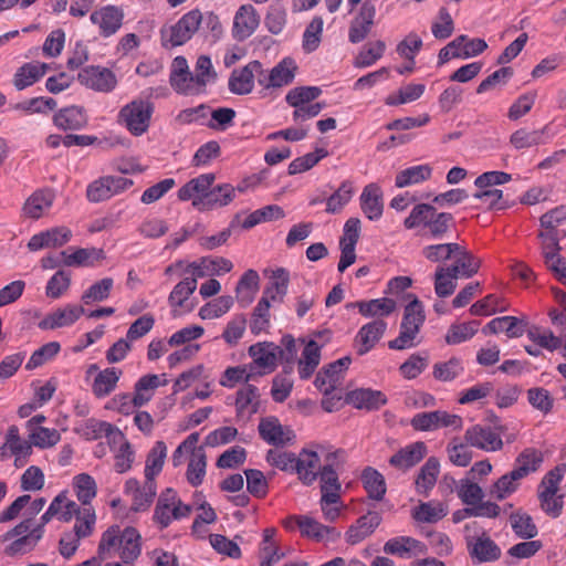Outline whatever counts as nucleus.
Instances as JSON below:
<instances>
[{
	"instance_id": "f257e3e1",
	"label": "nucleus",
	"mask_w": 566,
	"mask_h": 566,
	"mask_svg": "<svg viewBox=\"0 0 566 566\" xmlns=\"http://www.w3.org/2000/svg\"><path fill=\"white\" fill-rule=\"evenodd\" d=\"M142 554V536L130 526L112 525L101 535L97 555L102 566H135Z\"/></svg>"
},
{
	"instance_id": "f03ea898",
	"label": "nucleus",
	"mask_w": 566,
	"mask_h": 566,
	"mask_svg": "<svg viewBox=\"0 0 566 566\" xmlns=\"http://www.w3.org/2000/svg\"><path fill=\"white\" fill-rule=\"evenodd\" d=\"M454 218L449 212H439L429 203H418L405 219L406 229L422 228L429 238L442 240L454 228Z\"/></svg>"
},
{
	"instance_id": "7ed1b4c3",
	"label": "nucleus",
	"mask_w": 566,
	"mask_h": 566,
	"mask_svg": "<svg viewBox=\"0 0 566 566\" xmlns=\"http://www.w3.org/2000/svg\"><path fill=\"white\" fill-rule=\"evenodd\" d=\"M426 319L422 303L415 297L409 302L403 312V317L400 324L399 335L388 343V347L395 350H402L415 347L417 336Z\"/></svg>"
},
{
	"instance_id": "20e7f679",
	"label": "nucleus",
	"mask_w": 566,
	"mask_h": 566,
	"mask_svg": "<svg viewBox=\"0 0 566 566\" xmlns=\"http://www.w3.org/2000/svg\"><path fill=\"white\" fill-rule=\"evenodd\" d=\"M191 506L185 504L172 489L164 491L157 501L154 511V522L163 530L174 521L189 516Z\"/></svg>"
},
{
	"instance_id": "39448f33",
	"label": "nucleus",
	"mask_w": 566,
	"mask_h": 566,
	"mask_svg": "<svg viewBox=\"0 0 566 566\" xmlns=\"http://www.w3.org/2000/svg\"><path fill=\"white\" fill-rule=\"evenodd\" d=\"M154 106L144 99H133L123 106L118 113V120L134 136L145 134L150 125Z\"/></svg>"
},
{
	"instance_id": "423d86ee",
	"label": "nucleus",
	"mask_w": 566,
	"mask_h": 566,
	"mask_svg": "<svg viewBox=\"0 0 566 566\" xmlns=\"http://www.w3.org/2000/svg\"><path fill=\"white\" fill-rule=\"evenodd\" d=\"M202 13L191 10L184 14L175 24L161 29V43L165 48L182 45L198 31Z\"/></svg>"
},
{
	"instance_id": "0eeeda50",
	"label": "nucleus",
	"mask_w": 566,
	"mask_h": 566,
	"mask_svg": "<svg viewBox=\"0 0 566 566\" xmlns=\"http://www.w3.org/2000/svg\"><path fill=\"white\" fill-rule=\"evenodd\" d=\"M502 428L476 423L465 430L464 441L468 446L485 452H497L503 449Z\"/></svg>"
},
{
	"instance_id": "6e6552de",
	"label": "nucleus",
	"mask_w": 566,
	"mask_h": 566,
	"mask_svg": "<svg viewBox=\"0 0 566 566\" xmlns=\"http://www.w3.org/2000/svg\"><path fill=\"white\" fill-rule=\"evenodd\" d=\"M283 354L280 346L270 342H261L249 347V355L252 363L249 365L253 368L255 376L271 374L277 366V360Z\"/></svg>"
},
{
	"instance_id": "1a4fd4ad",
	"label": "nucleus",
	"mask_w": 566,
	"mask_h": 566,
	"mask_svg": "<svg viewBox=\"0 0 566 566\" xmlns=\"http://www.w3.org/2000/svg\"><path fill=\"white\" fill-rule=\"evenodd\" d=\"M133 186V180L122 176H104L92 181L86 189L91 202H101L122 193Z\"/></svg>"
},
{
	"instance_id": "9d476101",
	"label": "nucleus",
	"mask_w": 566,
	"mask_h": 566,
	"mask_svg": "<svg viewBox=\"0 0 566 566\" xmlns=\"http://www.w3.org/2000/svg\"><path fill=\"white\" fill-rule=\"evenodd\" d=\"M297 65L292 57H284L271 70H265L261 63L260 86L264 91H273L287 86L294 81Z\"/></svg>"
},
{
	"instance_id": "9b49d317",
	"label": "nucleus",
	"mask_w": 566,
	"mask_h": 566,
	"mask_svg": "<svg viewBox=\"0 0 566 566\" xmlns=\"http://www.w3.org/2000/svg\"><path fill=\"white\" fill-rule=\"evenodd\" d=\"M488 48L483 39H470L462 34L457 36L439 52V63L443 64L451 59H469L484 52Z\"/></svg>"
},
{
	"instance_id": "f8f14e48",
	"label": "nucleus",
	"mask_w": 566,
	"mask_h": 566,
	"mask_svg": "<svg viewBox=\"0 0 566 566\" xmlns=\"http://www.w3.org/2000/svg\"><path fill=\"white\" fill-rule=\"evenodd\" d=\"M410 423L412 428L418 431H436L441 428L460 430L463 426V420L458 415L449 413L443 410H434L415 415Z\"/></svg>"
},
{
	"instance_id": "ddd939ff",
	"label": "nucleus",
	"mask_w": 566,
	"mask_h": 566,
	"mask_svg": "<svg viewBox=\"0 0 566 566\" xmlns=\"http://www.w3.org/2000/svg\"><path fill=\"white\" fill-rule=\"evenodd\" d=\"M352 363L349 356L342 357L324 367L315 378L316 388L324 395L329 396L337 390L343 382L345 371Z\"/></svg>"
},
{
	"instance_id": "4468645a",
	"label": "nucleus",
	"mask_w": 566,
	"mask_h": 566,
	"mask_svg": "<svg viewBox=\"0 0 566 566\" xmlns=\"http://www.w3.org/2000/svg\"><path fill=\"white\" fill-rule=\"evenodd\" d=\"M261 62L258 60L249 62L242 67L234 69L228 81V88L235 95L250 94L254 88V81L260 85Z\"/></svg>"
},
{
	"instance_id": "2eb2a0df",
	"label": "nucleus",
	"mask_w": 566,
	"mask_h": 566,
	"mask_svg": "<svg viewBox=\"0 0 566 566\" xmlns=\"http://www.w3.org/2000/svg\"><path fill=\"white\" fill-rule=\"evenodd\" d=\"M182 275L185 276L182 281H180L168 296V303L171 307H181L184 303L189 298V296L197 289V280L206 276V272L201 271L199 265L195 263L186 264V268L182 270Z\"/></svg>"
},
{
	"instance_id": "dca6fc26",
	"label": "nucleus",
	"mask_w": 566,
	"mask_h": 566,
	"mask_svg": "<svg viewBox=\"0 0 566 566\" xmlns=\"http://www.w3.org/2000/svg\"><path fill=\"white\" fill-rule=\"evenodd\" d=\"M77 80L82 85L103 93L112 92L117 85L115 74L109 69L102 66L84 67L78 73Z\"/></svg>"
},
{
	"instance_id": "f3484780",
	"label": "nucleus",
	"mask_w": 566,
	"mask_h": 566,
	"mask_svg": "<svg viewBox=\"0 0 566 566\" xmlns=\"http://www.w3.org/2000/svg\"><path fill=\"white\" fill-rule=\"evenodd\" d=\"M554 135L551 124H546L539 129L522 127L511 134L510 144L515 150H523L545 145L553 139Z\"/></svg>"
},
{
	"instance_id": "a211bd4d",
	"label": "nucleus",
	"mask_w": 566,
	"mask_h": 566,
	"mask_svg": "<svg viewBox=\"0 0 566 566\" xmlns=\"http://www.w3.org/2000/svg\"><path fill=\"white\" fill-rule=\"evenodd\" d=\"M259 24L258 10L251 3L242 4L233 17L232 35L237 41H244L256 31Z\"/></svg>"
},
{
	"instance_id": "6ab92c4d",
	"label": "nucleus",
	"mask_w": 566,
	"mask_h": 566,
	"mask_svg": "<svg viewBox=\"0 0 566 566\" xmlns=\"http://www.w3.org/2000/svg\"><path fill=\"white\" fill-rule=\"evenodd\" d=\"M465 541L471 558L478 563L494 562L501 557V548L485 532L478 536L468 535Z\"/></svg>"
},
{
	"instance_id": "aec40b11",
	"label": "nucleus",
	"mask_w": 566,
	"mask_h": 566,
	"mask_svg": "<svg viewBox=\"0 0 566 566\" xmlns=\"http://www.w3.org/2000/svg\"><path fill=\"white\" fill-rule=\"evenodd\" d=\"M94 431V437L97 438L98 433L105 432L106 434L114 433V439L118 438L122 443L115 455L114 468L118 473H124L132 468V463L134 461V451L128 441L124 439V436L120 431H114L111 423L107 422H93L91 424Z\"/></svg>"
},
{
	"instance_id": "412c9836",
	"label": "nucleus",
	"mask_w": 566,
	"mask_h": 566,
	"mask_svg": "<svg viewBox=\"0 0 566 566\" xmlns=\"http://www.w3.org/2000/svg\"><path fill=\"white\" fill-rule=\"evenodd\" d=\"M376 17V8L371 1L366 0L357 15L352 20L348 30V41L353 44L360 43L370 33Z\"/></svg>"
},
{
	"instance_id": "4be33fe9",
	"label": "nucleus",
	"mask_w": 566,
	"mask_h": 566,
	"mask_svg": "<svg viewBox=\"0 0 566 566\" xmlns=\"http://www.w3.org/2000/svg\"><path fill=\"white\" fill-rule=\"evenodd\" d=\"M216 175L212 172L199 175L190 179L178 190V199L181 201H192V206L200 211L201 205H198L203 197L208 195L209 188L213 185Z\"/></svg>"
},
{
	"instance_id": "5701e85b",
	"label": "nucleus",
	"mask_w": 566,
	"mask_h": 566,
	"mask_svg": "<svg viewBox=\"0 0 566 566\" xmlns=\"http://www.w3.org/2000/svg\"><path fill=\"white\" fill-rule=\"evenodd\" d=\"M85 310L81 305L67 304L49 313L40 321L41 329H56L73 325L83 314Z\"/></svg>"
},
{
	"instance_id": "b1692460",
	"label": "nucleus",
	"mask_w": 566,
	"mask_h": 566,
	"mask_svg": "<svg viewBox=\"0 0 566 566\" xmlns=\"http://www.w3.org/2000/svg\"><path fill=\"white\" fill-rule=\"evenodd\" d=\"M124 19L123 11L115 6H105L91 13L90 20L97 25L103 36H109L117 32Z\"/></svg>"
},
{
	"instance_id": "393cba45",
	"label": "nucleus",
	"mask_w": 566,
	"mask_h": 566,
	"mask_svg": "<svg viewBox=\"0 0 566 566\" xmlns=\"http://www.w3.org/2000/svg\"><path fill=\"white\" fill-rule=\"evenodd\" d=\"M237 191L242 192L243 188L238 187L237 189L230 184H220L209 188L208 195L200 200L198 205H201L200 211H210L213 209L222 208L228 206L237 196Z\"/></svg>"
},
{
	"instance_id": "a878e982",
	"label": "nucleus",
	"mask_w": 566,
	"mask_h": 566,
	"mask_svg": "<svg viewBox=\"0 0 566 566\" xmlns=\"http://www.w3.org/2000/svg\"><path fill=\"white\" fill-rule=\"evenodd\" d=\"M72 237V231L66 227H56L42 231L31 237L28 248L38 251L44 248H60L66 244Z\"/></svg>"
},
{
	"instance_id": "bb28decb",
	"label": "nucleus",
	"mask_w": 566,
	"mask_h": 566,
	"mask_svg": "<svg viewBox=\"0 0 566 566\" xmlns=\"http://www.w3.org/2000/svg\"><path fill=\"white\" fill-rule=\"evenodd\" d=\"M527 327L525 317L501 316L490 321L482 329L483 334H499L504 332L509 338L521 337Z\"/></svg>"
},
{
	"instance_id": "cd10ccee",
	"label": "nucleus",
	"mask_w": 566,
	"mask_h": 566,
	"mask_svg": "<svg viewBox=\"0 0 566 566\" xmlns=\"http://www.w3.org/2000/svg\"><path fill=\"white\" fill-rule=\"evenodd\" d=\"M360 209L370 221L379 220L384 212L382 191L377 184H368L359 197Z\"/></svg>"
},
{
	"instance_id": "c85d7f7f",
	"label": "nucleus",
	"mask_w": 566,
	"mask_h": 566,
	"mask_svg": "<svg viewBox=\"0 0 566 566\" xmlns=\"http://www.w3.org/2000/svg\"><path fill=\"white\" fill-rule=\"evenodd\" d=\"M346 307L357 308L364 317H376V319H382V317H387L395 312L397 303L392 298L380 297L369 301L348 303Z\"/></svg>"
},
{
	"instance_id": "c756f323",
	"label": "nucleus",
	"mask_w": 566,
	"mask_h": 566,
	"mask_svg": "<svg viewBox=\"0 0 566 566\" xmlns=\"http://www.w3.org/2000/svg\"><path fill=\"white\" fill-rule=\"evenodd\" d=\"M387 329V323L384 319H374L363 325L357 335V353L359 355L367 354L379 342Z\"/></svg>"
},
{
	"instance_id": "7c9ffc66",
	"label": "nucleus",
	"mask_w": 566,
	"mask_h": 566,
	"mask_svg": "<svg viewBox=\"0 0 566 566\" xmlns=\"http://www.w3.org/2000/svg\"><path fill=\"white\" fill-rule=\"evenodd\" d=\"M321 460L315 451L303 449L296 457L295 473L305 485L313 484L321 471Z\"/></svg>"
},
{
	"instance_id": "2f4dec72",
	"label": "nucleus",
	"mask_w": 566,
	"mask_h": 566,
	"mask_svg": "<svg viewBox=\"0 0 566 566\" xmlns=\"http://www.w3.org/2000/svg\"><path fill=\"white\" fill-rule=\"evenodd\" d=\"M381 516L377 512H368L350 525L345 533V539L350 545H356L370 536L379 526Z\"/></svg>"
},
{
	"instance_id": "473e14b6",
	"label": "nucleus",
	"mask_w": 566,
	"mask_h": 566,
	"mask_svg": "<svg viewBox=\"0 0 566 566\" xmlns=\"http://www.w3.org/2000/svg\"><path fill=\"white\" fill-rule=\"evenodd\" d=\"M54 125L63 130H77L87 125L88 118L82 106H67L55 113Z\"/></svg>"
},
{
	"instance_id": "72a5a7b5",
	"label": "nucleus",
	"mask_w": 566,
	"mask_h": 566,
	"mask_svg": "<svg viewBox=\"0 0 566 566\" xmlns=\"http://www.w3.org/2000/svg\"><path fill=\"white\" fill-rule=\"evenodd\" d=\"M347 402L357 409L377 410L386 405L387 398L380 390L360 388L347 394Z\"/></svg>"
},
{
	"instance_id": "f704fd0d",
	"label": "nucleus",
	"mask_w": 566,
	"mask_h": 566,
	"mask_svg": "<svg viewBox=\"0 0 566 566\" xmlns=\"http://www.w3.org/2000/svg\"><path fill=\"white\" fill-rule=\"evenodd\" d=\"M259 432L264 441L273 446H284L292 440L291 431L285 430L275 418L262 419L259 423Z\"/></svg>"
},
{
	"instance_id": "c9c22d12",
	"label": "nucleus",
	"mask_w": 566,
	"mask_h": 566,
	"mask_svg": "<svg viewBox=\"0 0 566 566\" xmlns=\"http://www.w3.org/2000/svg\"><path fill=\"white\" fill-rule=\"evenodd\" d=\"M453 261V264L449 265L450 271L458 275V277L464 279H470L476 274L481 264L478 258L460 244Z\"/></svg>"
},
{
	"instance_id": "e433bc0d",
	"label": "nucleus",
	"mask_w": 566,
	"mask_h": 566,
	"mask_svg": "<svg viewBox=\"0 0 566 566\" xmlns=\"http://www.w3.org/2000/svg\"><path fill=\"white\" fill-rule=\"evenodd\" d=\"M45 63L32 62L25 63L19 67L14 74L13 84L21 91L38 82L48 71Z\"/></svg>"
},
{
	"instance_id": "4c0bfd02",
	"label": "nucleus",
	"mask_w": 566,
	"mask_h": 566,
	"mask_svg": "<svg viewBox=\"0 0 566 566\" xmlns=\"http://www.w3.org/2000/svg\"><path fill=\"white\" fill-rule=\"evenodd\" d=\"M426 452L427 447L423 442H415L395 453L389 463L396 468L408 469L420 462Z\"/></svg>"
},
{
	"instance_id": "58836bf2",
	"label": "nucleus",
	"mask_w": 566,
	"mask_h": 566,
	"mask_svg": "<svg viewBox=\"0 0 566 566\" xmlns=\"http://www.w3.org/2000/svg\"><path fill=\"white\" fill-rule=\"evenodd\" d=\"M122 374V370L115 367H107L98 371L92 385L95 397L104 398L114 391Z\"/></svg>"
},
{
	"instance_id": "ea45409f",
	"label": "nucleus",
	"mask_w": 566,
	"mask_h": 566,
	"mask_svg": "<svg viewBox=\"0 0 566 566\" xmlns=\"http://www.w3.org/2000/svg\"><path fill=\"white\" fill-rule=\"evenodd\" d=\"M432 167L428 164L416 165L400 170L395 178L397 188L410 187L430 179Z\"/></svg>"
},
{
	"instance_id": "a19ab883",
	"label": "nucleus",
	"mask_w": 566,
	"mask_h": 566,
	"mask_svg": "<svg viewBox=\"0 0 566 566\" xmlns=\"http://www.w3.org/2000/svg\"><path fill=\"white\" fill-rule=\"evenodd\" d=\"M289 273L284 269L273 271L268 286L263 291L262 297L270 302H283L289 287Z\"/></svg>"
},
{
	"instance_id": "79ce46f5",
	"label": "nucleus",
	"mask_w": 566,
	"mask_h": 566,
	"mask_svg": "<svg viewBox=\"0 0 566 566\" xmlns=\"http://www.w3.org/2000/svg\"><path fill=\"white\" fill-rule=\"evenodd\" d=\"M260 276L256 271L248 270L241 276L235 287L237 300L242 307L250 305L259 289Z\"/></svg>"
},
{
	"instance_id": "37998d69",
	"label": "nucleus",
	"mask_w": 566,
	"mask_h": 566,
	"mask_svg": "<svg viewBox=\"0 0 566 566\" xmlns=\"http://www.w3.org/2000/svg\"><path fill=\"white\" fill-rule=\"evenodd\" d=\"M105 259V252L98 248H80L67 251L65 266H95Z\"/></svg>"
},
{
	"instance_id": "c03bdc74",
	"label": "nucleus",
	"mask_w": 566,
	"mask_h": 566,
	"mask_svg": "<svg viewBox=\"0 0 566 566\" xmlns=\"http://www.w3.org/2000/svg\"><path fill=\"white\" fill-rule=\"evenodd\" d=\"M420 551V542L409 536H398L390 538L384 545V552L386 554L396 555L402 558H409Z\"/></svg>"
},
{
	"instance_id": "a18cd8bd",
	"label": "nucleus",
	"mask_w": 566,
	"mask_h": 566,
	"mask_svg": "<svg viewBox=\"0 0 566 566\" xmlns=\"http://www.w3.org/2000/svg\"><path fill=\"white\" fill-rule=\"evenodd\" d=\"M321 361V345L316 340H310L298 360V375L302 379L310 378Z\"/></svg>"
},
{
	"instance_id": "49530a36",
	"label": "nucleus",
	"mask_w": 566,
	"mask_h": 566,
	"mask_svg": "<svg viewBox=\"0 0 566 566\" xmlns=\"http://www.w3.org/2000/svg\"><path fill=\"white\" fill-rule=\"evenodd\" d=\"M295 522L302 536L317 542L328 538L335 533L334 527L323 525L318 521L306 515H298V517L295 518Z\"/></svg>"
},
{
	"instance_id": "de8ad7c7",
	"label": "nucleus",
	"mask_w": 566,
	"mask_h": 566,
	"mask_svg": "<svg viewBox=\"0 0 566 566\" xmlns=\"http://www.w3.org/2000/svg\"><path fill=\"white\" fill-rule=\"evenodd\" d=\"M363 485L371 500L381 501L386 494L387 486L384 475L371 467L361 472Z\"/></svg>"
},
{
	"instance_id": "09e8293b",
	"label": "nucleus",
	"mask_w": 566,
	"mask_h": 566,
	"mask_svg": "<svg viewBox=\"0 0 566 566\" xmlns=\"http://www.w3.org/2000/svg\"><path fill=\"white\" fill-rule=\"evenodd\" d=\"M542 463V452L533 448H527L523 450L515 459L513 470L522 479H525L528 474L536 472Z\"/></svg>"
},
{
	"instance_id": "8fccbe9b",
	"label": "nucleus",
	"mask_w": 566,
	"mask_h": 566,
	"mask_svg": "<svg viewBox=\"0 0 566 566\" xmlns=\"http://www.w3.org/2000/svg\"><path fill=\"white\" fill-rule=\"evenodd\" d=\"M54 196L49 190H39L32 193L23 206L27 217L39 219L53 203Z\"/></svg>"
},
{
	"instance_id": "3c124183",
	"label": "nucleus",
	"mask_w": 566,
	"mask_h": 566,
	"mask_svg": "<svg viewBox=\"0 0 566 566\" xmlns=\"http://www.w3.org/2000/svg\"><path fill=\"white\" fill-rule=\"evenodd\" d=\"M448 514V507L439 501L420 503L412 511V517L420 523H437Z\"/></svg>"
},
{
	"instance_id": "603ef678",
	"label": "nucleus",
	"mask_w": 566,
	"mask_h": 566,
	"mask_svg": "<svg viewBox=\"0 0 566 566\" xmlns=\"http://www.w3.org/2000/svg\"><path fill=\"white\" fill-rule=\"evenodd\" d=\"M207 458L202 447H198L193 450V453L189 458V463L186 472V478L189 484L198 486L202 483L206 475Z\"/></svg>"
},
{
	"instance_id": "864d4df0",
	"label": "nucleus",
	"mask_w": 566,
	"mask_h": 566,
	"mask_svg": "<svg viewBox=\"0 0 566 566\" xmlns=\"http://www.w3.org/2000/svg\"><path fill=\"white\" fill-rule=\"evenodd\" d=\"M459 251V243H437L429 244L422 248V256L431 263H443L453 260L454 254Z\"/></svg>"
},
{
	"instance_id": "5fc2aeb1",
	"label": "nucleus",
	"mask_w": 566,
	"mask_h": 566,
	"mask_svg": "<svg viewBox=\"0 0 566 566\" xmlns=\"http://www.w3.org/2000/svg\"><path fill=\"white\" fill-rule=\"evenodd\" d=\"M440 471V463L437 458H429L421 467L416 479V486L419 493L427 494L436 484Z\"/></svg>"
},
{
	"instance_id": "6e6d98bb",
	"label": "nucleus",
	"mask_w": 566,
	"mask_h": 566,
	"mask_svg": "<svg viewBox=\"0 0 566 566\" xmlns=\"http://www.w3.org/2000/svg\"><path fill=\"white\" fill-rule=\"evenodd\" d=\"M510 524L514 534L523 539H531L538 533L532 516L521 510L510 515Z\"/></svg>"
},
{
	"instance_id": "4d7b16f0",
	"label": "nucleus",
	"mask_w": 566,
	"mask_h": 566,
	"mask_svg": "<svg viewBox=\"0 0 566 566\" xmlns=\"http://www.w3.org/2000/svg\"><path fill=\"white\" fill-rule=\"evenodd\" d=\"M523 479L512 470L497 479L490 489V493L496 500H504L516 492Z\"/></svg>"
},
{
	"instance_id": "13d9d810",
	"label": "nucleus",
	"mask_w": 566,
	"mask_h": 566,
	"mask_svg": "<svg viewBox=\"0 0 566 566\" xmlns=\"http://www.w3.org/2000/svg\"><path fill=\"white\" fill-rule=\"evenodd\" d=\"M458 275L449 266L439 265L434 272V292L439 297L452 295L457 289Z\"/></svg>"
},
{
	"instance_id": "bf43d9fd",
	"label": "nucleus",
	"mask_w": 566,
	"mask_h": 566,
	"mask_svg": "<svg viewBox=\"0 0 566 566\" xmlns=\"http://www.w3.org/2000/svg\"><path fill=\"white\" fill-rule=\"evenodd\" d=\"M385 51L386 43L381 40L367 43L356 55L354 65L359 69L371 66L382 57Z\"/></svg>"
},
{
	"instance_id": "052dcab7",
	"label": "nucleus",
	"mask_w": 566,
	"mask_h": 566,
	"mask_svg": "<svg viewBox=\"0 0 566 566\" xmlns=\"http://www.w3.org/2000/svg\"><path fill=\"white\" fill-rule=\"evenodd\" d=\"M167 457V447L164 441H157L151 450L149 451L146 465H145V479L155 480L164 467L165 459Z\"/></svg>"
},
{
	"instance_id": "680f3d73",
	"label": "nucleus",
	"mask_w": 566,
	"mask_h": 566,
	"mask_svg": "<svg viewBox=\"0 0 566 566\" xmlns=\"http://www.w3.org/2000/svg\"><path fill=\"white\" fill-rule=\"evenodd\" d=\"M170 85L178 94L182 95H199L206 91L203 81L190 70L170 82Z\"/></svg>"
},
{
	"instance_id": "e2e57ef3",
	"label": "nucleus",
	"mask_w": 566,
	"mask_h": 566,
	"mask_svg": "<svg viewBox=\"0 0 566 566\" xmlns=\"http://www.w3.org/2000/svg\"><path fill=\"white\" fill-rule=\"evenodd\" d=\"M527 337L539 347L554 352L562 345V338L554 335L549 329H543L536 325H530L525 331Z\"/></svg>"
},
{
	"instance_id": "0e129e2a",
	"label": "nucleus",
	"mask_w": 566,
	"mask_h": 566,
	"mask_svg": "<svg viewBox=\"0 0 566 566\" xmlns=\"http://www.w3.org/2000/svg\"><path fill=\"white\" fill-rule=\"evenodd\" d=\"M4 442L10 447V453L15 457L14 463H18L22 458H29L32 452V444L30 441L21 439L19 428L15 424L8 428Z\"/></svg>"
},
{
	"instance_id": "69168bd1",
	"label": "nucleus",
	"mask_w": 566,
	"mask_h": 566,
	"mask_svg": "<svg viewBox=\"0 0 566 566\" xmlns=\"http://www.w3.org/2000/svg\"><path fill=\"white\" fill-rule=\"evenodd\" d=\"M322 94L318 86H297L285 95L286 103L294 109L311 104Z\"/></svg>"
},
{
	"instance_id": "338daca9",
	"label": "nucleus",
	"mask_w": 566,
	"mask_h": 566,
	"mask_svg": "<svg viewBox=\"0 0 566 566\" xmlns=\"http://www.w3.org/2000/svg\"><path fill=\"white\" fill-rule=\"evenodd\" d=\"M43 535L41 526L34 527L29 534L18 537L4 549L8 556L23 555L30 552Z\"/></svg>"
},
{
	"instance_id": "774afa93",
	"label": "nucleus",
	"mask_w": 566,
	"mask_h": 566,
	"mask_svg": "<svg viewBox=\"0 0 566 566\" xmlns=\"http://www.w3.org/2000/svg\"><path fill=\"white\" fill-rule=\"evenodd\" d=\"M96 525V514L93 506H82L81 512L75 516V524L72 533L81 538H87L93 535Z\"/></svg>"
}]
</instances>
